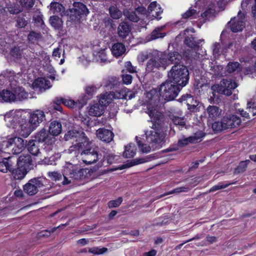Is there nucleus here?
Here are the masks:
<instances>
[{"label":"nucleus","instance_id":"obj_61","mask_svg":"<svg viewBox=\"0 0 256 256\" xmlns=\"http://www.w3.org/2000/svg\"><path fill=\"white\" fill-rule=\"evenodd\" d=\"M48 176L54 180H62V178L60 174L56 172H49Z\"/></svg>","mask_w":256,"mask_h":256},{"label":"nucleus","instance_id":"obj_56","mask_svg":"<svg viewBox=\"0 0 256 256\" xmlns=\"http://www.w3.org/2000/svg\"><path fill=\"white\" fill-rule=\"evenodd\" d=\"M57 101L59 102H62L64 106L70 108H72L74 105V102L72 100L60 98V99L58 98Z\"/></svg>","mask_w":256,"mask_h":256},{"label":"nucleus","instance_id":"obj_36","mask_svg":"<svg viewBox=\"0 0 256 256\" xmlns=\"http://www.w3.org/2000/svg\"><path fill=\"white\" fill-rule=\"evenodd\" d=\"M50 22L51 26L56 30H60L62 27L63 22L58 16H51L50 18Z\"/></svg>","mask_w":256,"mask_h":256},{"label":"nucleus","instance_id":"obj_11","mask_svg":"<svg viewBox=\"0 0 256 256\" xmlns=\"http://www.w3.org/2000/svg\"><path fill=\"white\" fill-rule=\"evenodd\" d=\"M15 131L21 136L28 137L35 129L32 126L30 122H27L24 117L15 129Z\"/></svg>","mask_w":256,"mask_h":256},{"label":"nucleus","instance_id":"obj_5","mask_svg":"<svg viewBox=\"0 0 256 256\" xmlns=\"http://www.w3.org/2000/svg\"><path fill=\"white\" fill-rule=\"evenodd\" d=\"M181 89L180 86L168 79L161 84V96L166 102L173 100L178 96Z\"/></svg>","mask_w":256,"mask_h":256},{"label":"nucleus","instance_id":"obj_62","mask_svg":"<svg viewBox=\"0 0 256 256\" xmlns=\"http://www.w3.org/2000/svg\"><path fill=\"white\" fill-rule=\"evenodd\" d=\"M8 46V44L6 42L3 37H0V52H4Z\"/></svg>","mask_w":256,"mask_h":256},{"label":"nucleus","instance_id":"obj_12","mask_svg":"<svg viewBox=\"0 0 256 256\" xmlns=\"http://www.w3.org/2000/svg\"><path fill=\"white\" fill-rule=\"evenodd\" d=\"M182 58L181 54L176 52L170 53L166 59L164 58L162 55L161 54V67H164L165 69L166 66L172 64H174V65L180 64Z\"/></svg>","mask_w":256,"mask_h":256},{"label":"nucleus","instance_id":"obj_34","mask_svg":"<svg viewBox=\"0 0 256 256\" xmlns=\"http://www.w3.org/2000/svg\"><path fill=\"white\" fill-rule=\"evenodd\" d=\"M14 94L16 95V101L22 100L28 98V94L24 89L20 86L16 87L14 90Z\"/></svg>","mask_w":256,"mask_h":256},{"label":"nucleus","instance_id":"obj_21","mask_svg":"<svg viewBox=\"0 0 256 256\" xmlns=\"http://www.w3.org/2000/svg\"><path fill=\"white\" fill-rule=\"evenodd\" d=\"M18 166L24 167L28 170L32 164V160L30 156L28 154L21 155L18 158H16V162Z\"/></svg>","mask_w":256,"mask_h":256},{"label":"nucleus","instance_id":"obj_13","mask_svg":"<svg viewBox=\"0 0 256 256\" xmlns=\"http://www.w3.org/2000/svg\"><path fill=\"white\" fill-rule=\"evenodd\" d=\"M81 156L83 162L88 164L95 163L98 159V153L94 148L84 150L81 152Z\"/></svg>","mask_w":256,"mask_h":256},{"label":"nucleus","instance_id":"obj_26","mask_svg":"<svg viewBox=\"0 0 256 256\" xmlns=\"http://www.w3.org/2000/svg\"><path fill=\"white\" fill-rule=\"evenodd\" d=\"M28 170L24 167L18 166L16 169L12 167V170L10 172L14 178L16 180H22L26 176Z\"/></svg>","mask_w":256,"mask_h":256},{"label":"nucleus","instance_id":"obj_58","mask_svg":"<svg viewBox=\"0 0 256 256\" xmlns=\"http://www.w3.org/2000/svg\"><path fill=\"white\" fill-rule=\"evenodd\" d=\"M28 24V21L24 18L18 17L16 20V26L19 28H24Z\"/></svg>","mask_w":256,"mask_h":256},{"label":"nucleus","instance_id":"obj_47","mask_svg":"<svg viewBox=\"0 0 256 256\" xmlns=\"http://www.w3.org/2000/svg\"><path fill=\"white\" fill-rule=\"evenodd\" d=\"M6 142H8V140L0 142V156H2L3 154H10L9 146H5L6 145Z\"/></svg>","mask_w":256,"mask_h":256},{"label":"nucleus","instance_id":"obj_29","mask_svg":"<svg viewBox=\"0 0 256 256\" xmlns=\"http://www.w3.org/2000/svg\"><path fill=\"white\" fill-rule=\"evenodd\" d=\"M130 32V28L128 23L122 22L120 24L118 28V32L120 37L125 38L128 35Z\"/></svg>","mask_w":256,"mask_h":256},{"label":"nucleus","instance_id":"obj_27","mask_svg":"<svg viewBox=\"0 0 256 256\" xmlns=\"http://www.w3.org/2000/svg\"><path fill=\"white\" fill-rule=\"evenodd\" d=\"M16 95L8 90H3L0 92V102H16Z\"/></svg>","mask_w":256,"mask_h":256},{"label":"nucleus","instance_id":"obj_43","mask_svg":"<svg viewBox=\"0 0 256 256\" xmlns=\"http://www.w3.org/2000/svg\"><path fill=\"white\" fill-rule=\"evenodd\" d=\"M109 12L114 19H118L122 15V12L116 7L111 6L109 8Z\"/></svg>","mask_w":256,"mask_h":256},{"label":"nucleus","instance_id":"obj_7","mask_svg":"<svg viewBox=\"0 0 256 256\" xmlns=\"http://www.w3.org/2000/svg\"><path fill=\"white\" fill-rule=\"evenodd\" d=\"M34 140L38 143L44 142L46 146L44 150L48 153L52 151L54 148L56 138L50 134L46 130L42 129L36 134Z\"/></svg>","mask_w":256,"mask_h":256},{"label":"nucleus","instance_id":"obj_39","mask_svg":"<svg viewBox=\"0 0 256 256\" xmlns=\"http://www.w3.org/2000/svg\"><path fill=\"white\" fill-rule=\"evenodd\" d=\"M250 162V160H248L240 162L238 166L234 170V174H237L244 172L246 170L248 165Z\"/></svg>","mask_w":256,"mask_h":256},{"label":"nucleus","instance_id":"obj_37","mask_svg":"<svg viewBox=\"0 0 256 256\" xmlns=\"http://www.w3.org/2000/svg\"><path fill=\"white\" fill-rule=\"evenodd\" d=\"M136 148L134 144H130L125 146V150L124 152L123 156L126 158L133 157L136 153Z\"/></svg>","mask_w":256,"mask_h":256},{"label":"nucleus","instance_id":"obj_28","mask_svg":"<svg viewBox=\"0 0 256 256\" xmlns=\"http://www.w3.org/2000/svg\"><path fill=\"white\" fill-rule=\"evenodd\" d=\"M104 110V107L100 103H96L90 106L88 114L91 116H100L102 115Z\"/></svg>","mask_w":256,"mask_h":256},{"label":"nucleus","instance_id":"obj_50","mask_svg":"<svg viewBox=\"0 0 256 256\" xmlns=\"http://www.w3.org/2000/svg\"><path fill=\"white\" fill-rule=\"evenodd\" d=\"M108 251V248H98L96 247L90 248L88 252L94 254H102Z\"/></svg>","mask_w":256,"mask_h":256},{"label":"nucleus","instance_id":"obj_17","mask_svg":"<svg viewBox=\"0 0 256 256\" xmlns=\"http://www.w3.org/2000/svg\"><path fill=\"white\" fill-rule=\"evenodd\" d=\"M158 52L157 50H153L152 56L148 60L146 64V70L148 72H154L158 69L160 64L158 62Z\"/></svg>","mask_w":256,"mask_h":256},{"label":"nucleus","instance_id":"obj_51","mask_svg":"<svg viewBox=\"0 0 256 256\" xmlns=\"http://www.w3.org/2000/svg\"><path fill=\"white\" fill-rule=\"evenodd\" d=\"M240 66L238 62H230L227 65V71L229 73L234 72Z\"/></svg>","mask_w":256,"mask_h":256},{"label":"nucleus","instance_id":"obj_1","mask_svg":"<svg viewBox=\"0 0 256 256\" xmlns=\"http://www.w3.org/2000/svg\"><path fill=\"white\" fill-rule=\"evenodd\" d=\"M150 104L148 114L151 118L152 126L151 130L146 132V140L151 144H157L160 140V89H152L146 94Z\"/></svg>","mask_w":256,"mask_h":256},{"label":"nucleus","instance_id":"obj_53","mask_svg":"<svg viewBox=\"0 0 256 256\" xmlns=\"http://www.w3.org/2000/svg\"><path fill=\"white\" fill-rule=\"evenodd\" d=\"M20 5L26 8H30L34 6L35 0H18Z\"/></svg>","mask_w":256,"mask_h":256},{"label":"nucleus","instance_id":"obj_60","mask_svg":"<svg viewBox=\"0 0 256 256\" xmlns=\"http://www.w3.org/2000/svg\"><path fill=\"white\" fill-rule=\"evenodd\" d=\"M214 13V10L212 8H209L206 10L204 12L201 14V16L202 18H210L212 16Z\"/></svg>","mask_w":256,"mask_h":256},{"label":"nucleus","instance_id":"obj_19","mask_svg":"<svg viewBox=\"0 0 256 256\" xmlns=\"http://www.w3.org/2000/svg\"><path fill=\"white\" fill-rule=\"evenodd\" d=\"M74 175L72 176V182L74 180L85 179L88 178V175L90 176V174L92 172L90 170L80 168L76 166H74Z\"/></svg>","mask_w":256,"mask_h":256},{"label":"nucleus","instance_id":"obj_35","mask_svg":"<svg viewBox=\"0 0 256 256\" xmlns=\"http://www.w3.org/2000/svg\"><path fill=\"white\" fill-rule=\"evenodd\" d=\"M39 147V143L32 140L29 142L28 150L32 155L38 156L39 154H42L40 152Z\"/></svg>","mask_w":256,"mask_h":256},{"label":"nucleus","instance_id":"obj_23","mask_svg":"<svg viewBox=\"0 0 256 256\" xmlns=\"http://www.w3.org/2000/svg\"><path fill=\"white\" fill-rule=\"evenodd\" d=\"M228 24L233 32H241L245 27V23L242 20H236L235 18L229 22Z\"/></svg>","mask_w":256,"mask_h":256},{"label":"nucleus","instance_id":"obj_24","mask_svg":"<svg viewBox=\"0 0 256 256\" xmlns=\"http://www.w3.org/2000/svg\"><path fill=\"white\" fill-rule=\"evenodd\" d=\"M126 50L125 46L121 42H116L114 44L111 48L112 55L118 58L124 54Z\"/></svg>","mask_w":256,"mask_h":256},{"label":"nucleus","instance_id":"obj_42","mask_svg":"<svg viewBox=\"0 0 256 256\" xmlns=\"http://www.w3.org/2000/svg\"><path fill=\"white\" fill-rule=\"evenodd\" d=\"M67 225H68V224L66 223L65 224H62L61 225H60L59 226H58L57 227H54L50 230H46L40 232L38 233V236L40 237L49 236L51 234L54 232L56 230V229H58V228H64V226H66Z\"/></svg>","mask_w":256,"mask_h":256},{"label":"nucleus","instance_id":"obj_30","mask_svg":"<svg viewBox=\"0 0 256 256\" xmlns=\"http://www.w3.org/2000/svg\"><path fill=\"white\" fill-rule=\"evenodd\" d=\"M62 132V124L58 121H53L49 127L50 134L52 136H58Z\"/></svg>","mask_w":256,"mask_h":256},{"label":"nucleus","instance_id":"obj_2","mask_svg":"<svg viewBox=\"0 0 256 256\" xmlns=\"http://www.w3.org/2000/svg\"><path fill=\"white\" fill-rule=\"evenodd\" d=\"M168 80L174 84L184 87L188 83L190 76L187 67L184 64H176L172 66L168 74Z\"/></svg>","mask_w":256,"mask_h":256},{"label":"nucleus","instance_id":"obj_33","mask_svg":"<svg viewBox=\"0 0 256 256\" xmlns=\"http://www.w3.org/2000/svg\"><path fill=\"white\" fill-rule=\"evenodd\" d=\"M207 112L209 118L214 120L219 117L221 114L222 110L216 106H209L207 108Z\"/></svg>","mask_w":256,"mask_h":256},{"label":"nucleus","instance_id":"obj_31","mask_svg":"<svg viewBox=\"0 0 256 256\" xmlns=\"http://www.w3.org/2000/svg\"><path fill=\"white\" fill-rule=\"evenodd\" d=\"M76 5L77 6H77L78 8L70 9L68 12L72 14H74L76 16L80 19V16L84 14H86V12H88V10L86 6L82 3H78L76 4Z\"/></svg>","mask_w":256,"mask_h":256},{"label":"nucleus","instance_id":"obj_22","mask_svg":"<svg viewBox=\"0 0 256 256\" xmlns=\"http://www.w3.org/2000/svg\"><path fill=\"white\" fill-rule=\"evenodd\" d=\"M204 40H196L195 38L192 35H190L185 38L184 44L187 46L194 50H197L200 47V44Z\"/></svg>","mask_w":256,"mask_h":256},{"label":"nucleus","instance_id":"obj_54","mask_svg":"<svg viewBox=\"0 0 256 256\" xmlns=\"http://www.w3.org/2000/svg\"><path fill=\"white\" fill-rule=\"evenodd\" d=\"M40 37V34L38 33H36L34 31H32L30 32L28 36V39L29 42H34L38 40Z\"/></svg>","mask_w":256,"mask_h":256},{"label":"nucleus","instance_id":"obj_41","mask_svg":"<svg viewBox=\"0 0 256 256\" xmlns=\"http://www.w3.org/2000/svg\"><path fill=\"white\" fill-rule=\"evenodd\" d=\"M169 117L176 126H184L186 125V118L184 117H178L173 115H170Z\"/></svg>","mask_w":256,"mask_h":256},{"label":"nucleus","instance_id":"obj_15","mask_svg":"<svg viewBox=\"0 0 256 256\" xmlns=\"http://www.w3.org/2000/svg\"><path fill=\"white\" fill-rule=\"evenodd\" d=\"M204 136V133L202 132H196L194 136L179 140L178 142V145L180 147H182L189 144H196L198 142V140L203 138Z\"/></svg>","mask_w":256,"mask_h":256},{"label":"nucleus","instance_id":"obj_46","mask_svg":"<svg viewBox=\"0 0 256 256\" xmlns=\"http://www.w3.org/2000/svg\"><path fill=\"white\" fill-rule=\"evenodd\" d=\"M188 187H179V188H174V189L173 190H170L168 192H165V193H164V194H161V198L166 196H168V195H169V194H177V193H180V192H188Z\"/></svg>","mask_w":256,"mask_h":256},{"label":"nucleus","instance_id":"obj_18","mask_svg":"<svg viewBox=\"0 0 256 256\" xmlns=\"http://www.w3.org/2000/svg\"><path fill=\"white\" fill-rule=\"evenodd\" d=\"M97 137L101 140L108 143L113 140L114 134L109 130L99 128L96 132Z\"/></svg>","mask_w":256,"mask_h":256},{"label":"nucleus","instance_id":"obj_38","mask_svg":"<svg viewBox=\"0 0 256 256\" xmlns=\"http://www.w3.org/2000/svg\"><path fill=\"white\" fill-rule=\"evenodd\" d=\"M112 100V96L110 92H106L100 96L99 98V103L102 106H107Z\"/></svg>","mask_w":256,"mask_h":256},{"label":"nucleus","instance_id":"obj_45","mask_svg":"<svg viewBox=\"0 0 256 256\" xmlns=\"http://www.w3.org/2000/svg\"><path fill=\"white\" fill-rule=\"evenodd\" d=\"M10 55L14 58L19 59L22 56V50L20 47L14 46L10 52Z\"/></svg>","mask_w":256,"mask_h":256},{"label":"nucleus","instance_id":"obj_10","mask_svg":"<svg viewBox=\"0 0 256 256\" xmlns=\"http://www.w3.org/2000/svg\"><path fill=\"white\" fill-rule=\"evenodd\" d=\"M43 186V184L38 178L30 180L23 186L24 192L28 196H34L38 193L39 188Z\"/></svg>","mask_w":256,"mask_h":256},{"label":"nucleus","instance_id":"obj_57","mask_svg":"<svg viewBox=\"0 0 256 256\" xmlns=\"http://www.w3.org/2000/svg\"><path fill=\"white\" fill-rule=\"evenodd\" d=\"M192 97V96L190 94H186L182 96L180 98L177 100V101L180 103H182L184 102H186V104L190 103V100H191Z\"/></svg>","mask_w":256,"mask_h":256},{"label":"nucleus","instance_id":"obj_16","mask_svg":"<svg viewBox=\"0 0 256 256\" xmlns=\"http://www.w3.org/2000/svg\"><path fill=\"white\" fill-rule=\"evenodd\" d=\"M16 162V158L14 156H8V158H4L0 162V171L6 173L12 170Z\"/></svg>","mask_w":256,"mask_h":256},{"label":"nucleus","instance_id":"obj_55","mask_svg":"<svg viewBox=\"0 0 256 256\" xmlns=\"http://www.w3.org/2000/svg\"><path fill=\"white\" fill-rule=\"evenodd\" d=\"M152 50L150 52H146L140 54L138 56V60L140 62H144L148 58H150L152 56Z\"/></svg>","mask_w":256,"mask_h":256},{"label":"nucleus","instance_id":"obj_8","mask_svg":"<svg viewBox=\"0 0 256 256\" xmlns=\"http://www.w3.org/2000/svg\"><path fill=\"white\" fill-rule=\"evenodd\" d=\"M8 142L6 143V146H9L10 154H18L22 152L25 148L26 141L22 138L15 136L8 140Z\"/></svg>","mask_w":256,"mask_h":256},{"label":"nucleus","instance_id":"obj_49","mask_svg":"<svg viewBox=\"0 0 256 256\" xmlns=\"http://www.w3.org/2000/svg\"><path fill=\"white\" fill-rule=\"evenodd\" d=\"M160 37V28H156L151 33V34L147 36V40L148 41L156 40Z\"/></svg>","mask_w":256,"mask_h":256},{"label":"nucleus","instance_id":"obj_59","mask_svg":"<svg viewBox=\"0 0 256 256\" xmlns=\"http://www.w3.org/2000/svg\"><path fill=\"white\" fill-rule=\"evenodd\" d=\"M149 159L150 157L148 156H146L145 158L134 159L133 162H132V164L130 166L147 162L149 160Z\"/></svg>","mask_w":256,"mask_h":256},{"label":"nucleus","instance_id":"obj_63","mask_svg":"<svg viewBox=\"0 0 256 256\" xmlns=\"http://www.w3.org/2000/svg\"><path fill=\"white\" fill-rule=\"evenodd\" d=\"M196 10L190 8L186 12L182 14V17L183 18L187 19L194 16L195 14H196Z\"/></svg>","mask_w":256,"mask_h":256},{"label":"nucleus","instance_id":"obj_6","mask_svg":"<svg viewBox=\"0 0 256 256\" xmlns=\"http://www.w3.org/2000/svg\"><path fill=\"white\" fill-rule=\"evenodd\" d=\"M238 86L237 84L231 79H222L218 84H215L211 86V90L217 92L219 94L230 96L232 90Z\"/></svg>","mask_w":256,"mask_h":256},{"label":"nucleus","instance_id":"obj_44","mask_svg":"<svg viewBox=\"0 0 256 256\" xmlns=\"http://www.w3.org/2000/svg\"><path fill=\"white\" fill-rule=\"evenodd\" d=\"M136 143L140 150L143 153H148L150 151L151 148L150 146L146 144H143L140 140H138L136 137Z\"/></svg>","mask_w":256,"mask_h":256},{"label":"nucleus","instance_id":"obj_14","mask_svg":"<svg viewBox=\"0 0 256 256\" xmlns=\"http://www.w3.org/2000/svg\"><path fill=\"white\" fill-rule=\"evenodd\" d=\"M44 119V112L40 110H36L30 114L28 120L32 126L36 129Z\"/></svg>","mask_w":256,"mask_h":256},{"label":"nucleus","instance_id":"obj_48","mask_svg":"<svg viewBox=\"0 0 256 256\" xmlns=\"http://www.w3.org/2000/svg\"><path fill=\"white\" fill-rule=\"evenodd\" d=\"M210 70L212 72L213 74L216 76H222V74H220V70L222 69V66L220 65H214L213 62H210Z\"/></svg>","mask_w":256,"mask_h":256},{"label":"nucleus","instance_id":"obj_20","mask_svg":"<svg viewBox=\"0 0 256 256\" xmlns=\"http://www.w3.org/2000/svg\"><path fill=\"white\" fill-rule=\"evenodd\" d=\"M74 168V166L72 164H69L64 168L63 172L64 180L62 182V184H68L72 182Z\"/></svg>","mask_w":256,"mask_h":256},{"label":"nucleus","instance_id":"obj_32","mask_svg":"<svg viewBox=\"0 0 256 256\" xmlns=\"http://www.w3.org/2000/svg\"><path fill=\"white\" fill-rule=\"evenodd\" d=\"M50 10L54 14H59L61 16L65 15L64 6L57 2H52L50 5Z\"/></svg>","mask_w":256,"mask_h":256},{"label":"nucleus","instance_id":"obj_25","mask_svg":"<svg viewBox=\"0 0 256 256\" xmlns=\"http://www.w3.org/2000/svg\"><path fill=\"white\" fill-rule=\"evenodd\" d=\"M33 86L35 88L45 90L50 88V82L44 78H38L33 83Z\"/></svg>","mask_w":256,"mask_h":256},{"label":"nucleus","instance_id":"obj_9","mask_svg":"<svg viewBox=\"0 0 256 256\" xmlns=\"http://www.w3.org/2000/svg\"><path fill=\"white\" fill-rule=\"evenodd\" d=\"M24 117L20 112L12 111L4 116V120L8 127L16 129Z\"/></svg>","mask_w":256,"mask_h":256},{"label":"nucleus","instance_id":"obj_4","mask_svg":"<svg viewBox=\"0 0 256 256\" xmlns=\"http://www.w3.org/2000/svg\"><path fill=\"white\" fill-rule=\"evenodd\" d=\"M66 141H70L72 146L71 150H79L83 148L86 143L88 142V138L85 134L82 131L72 130L68 131L64 136Z\"/></svg>","mask_w":256,"mask_h":256},{"label":"nucleus","instance_id":"obj_3","mask_svg":"<svg viewBox=\"0 0 256 256\" xmlns=\"http://www.w3.org/2000/svg\"><path fill=\"white\" fill-rule=\"evenodd\" d=\"M240 118L234 114H226L224 116L220 121L214 122L212 124V128L216 132L228 128H234L241 124Z\"/></svg>","mask_w":256,"mask_h":256},{"label":"nucleus","instance_id":"obj_64","mask_svg":"<svg viewBox=\"0 0 256 256\" xmlns=\"http://www.w3.org/2000/svg\"><path fill=\"white\" fill-rule=\"evenodd\" d=\"M247 109H248L249 112H252V115H256V106L254 102H249L247 104Z\"/></svg>","mask_w":256,"mask_h":256},{"label":"nucleus","instance_id":"obj_52","mask_svg":"<svg viewBox=\"0 0 256 256\" xmlns=\"http://www.w3.org/2000/svg\"><path fill=\"white\" fill-rule=\"evenodd\" d=\"M122 202V197L118 198L116 200L110 201L108 204L110 208H117L120 206Z\"/></svg>","mask_w":256,"mask_h":256},{"label":"nucleus","instance_id":"obj_40","mask_svg":"<svg viewBox=\"0 0 256 256\" xmlns=\"http://www.w3.org/2000/svg\"><path fill=\"white\" fill-rule=\"evenodd\" d=\"M124 14L128 20L132 22H138L140 20L135 11L126 10L124 11Z\"/></svg>","mask_w":256,"mask_h":256}]
</instances>
